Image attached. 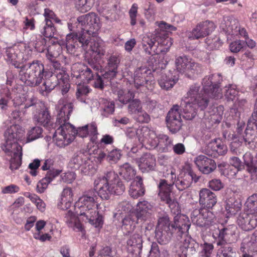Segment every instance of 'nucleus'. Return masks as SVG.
<instances>
[{"mask_svg": "<svg viewBox=\"0 0 257 257\" xmlns=\"http://www.w3.org/2000/svg\"><path fill=\"white\" fill-rule=\"evenodd\" d=\"M7 60L16 68H20V79L26 85L35 87L39 85L45 77V80L40 91L43 95H46L53 90L61 82L65 83L67 79L59 74L58 76L51 74L45 70L44 65L40 61H33L26 65L22 64L16 59L17 56L12 52V50H7Z\"/></svg>", "mask_w": 257, "mask_h": 257, "instance_id": "1", "label": "nucleus"}, {"mask_svg": "<svg viewBox=\"0 0 257 257\" xmlns=\"http://www.w3.org/2000/svg\"><path fill=\"white\" fill-rule=\"evenodd\" d=\"M59 102L63 104L60 110L58 120V123L61 125L57 128L53 139L58 147L63 148L70 144L74 140L76 135L81 138L88 136V125L76 130L73 125L68 122L73 109V103H67L64 99H61Z\"/></svg>", "mask_w": 257, "mask_h": 257, "instance_id": "2", "label": "nucleus"}, {"mask_svg": "<svg viewBox=\"0 0 257 257\" xmlns=\"http://www.w3.org/2000/svg\"><path fill=\"white\" fill-rule=\"evenodd\" d=\"M179 210L177 209V215L174 217V223L171 225L168 216H164L158 219L155 230V237L161 244H166L170 241L173 234L177 236H181L186 233L190 226L189 218L185 215L178 214Z\"/></svg>", "mask_w": 257, "mask_h": 257, "instance_id": "3", "label": "nucleus"}, {"mask_svg": "<svg viewBox=\"0 0 257 257\" xmlns=\"http://www.w3.org/2000/svg\"><path fill=\"white\" fill-rule=\"evenodd\" d=\"M89 190L81 196L74 205V211L77 216L88 221L95 227H102L103 217L97 211L98 191Z\"/></svg>", "mask_w": 257, "mask_h": 257, "instance_id": "4", "label": "nucleus"}, {"mask_svg": "<svg viewBox=\"0 0 257 257\" xmlns=\"http://www.w3.org/2000/svg\"><path fill=\"white\" fill-rule=\"evenodd\" d=\"M80 45L86 51H91L96 54L97 58H101L104 56L105 50L100 42L89 41V37L85 35H78L76 33H70L66 38L67 51L70 54L75 55Z\"/></svg>", "mask_w": 257, "mask_h": 257, "instance_id": "5", "label": "nucleus"}, {"mask_svg": "<svg viewBox=\"0 0 257 257\" xmlns=\"http://www.w3.org/2000/svg\"><path fill=\"white\" fill-rule=\"evenodd\" d=\"M94 186L96 190H98L99 196L105 200L112 194H121L125 190L124 184L113 170L107 171L102 179L95 180Z\"/></svg>", "mask_w": 257, "mask_h": 257, "instance_id": "6", "label": "nucleus"}, {"mask_svg": "<svg viewBox=\"0 0 257 257\" xmlns=\"http://www.w3.org/2000/svg\"><path fill=\"white\" fill-rule=\"evenodd\" d=\"M139 140L142 143L150 144L152 147H158L162 152H170L172 150L173 140L167 135L160 134L157 136L148 127L143 126L137 131Z\"/></svg>", "mask_w": 257, "mask_h": 257, "instance_id": "7", "label": "nucleus"}, {"mask_svg": "<svg viewBox=\"0 0 257 257\" xmlns=\"http://www.w3.org/2000/svg\"><path fill=\"white\" fill-rule=\"evenodd\" d=\"M77 21V27L81 29L80 34L88 36L89 41H92L91 36H94L101 27L98 15L94 12H90L78 17Z\"/></svg>", "mask_w": 257, "mask_h": 257, "instance_id": "8", "label": "nucleus"}, {"mask_svg": "<svg viewBox=\"0 0 257 257\" xmlns=\"http://www.w3.org/2000/svg\"><path fill=\"white\" fill-rule=\"evenodd\" d=\"M222 81L219 74H214L205 76L202 80L203 92L205 97L214 99H221L223 97L222 89L220 87Z\"/></svg>", "mask_w": 257, "mask_h": 257, "instance_id": "9", "label": "nucleus"}, {"mask_svg": "<svg viewBox=\"0 0 257 257\" xmlns=\"http://www.w3.org/2000/svg\"><path fill=\"white\" fill-rule=\"evenodd\" d=\"M24 135V131L19 125L15 124L9 127L5 133L6 144L3 148L5 152H9L11 149H21L22 147L17 143Z\"/></svg>", "mask_w": 257, "mask_h": 257, "instance_id": "10", "label": "nucleus"}, {"mask_svg": "<svg viewBox=\"0 0 257 257\" xmlns=\"http://www.w3.org/2000/svg\"><path fill=\"white\" fill-rule=\"evenodd\" d=\"M176 70L181 73L191 77L201 71V65L191 58L183 55L175 60Z\"/></svg>", "mask_w": 257, "mask_h": 257, "instance_id": "11", "label": "nucleus"}, {"mask_svg": "<svg viewBox=\"0 0 257 257\" xmlns=\"http://www.w3.org/2000/svg\"><path fill=\"white\" fill-rule=\"evenodd\" d=\"M236 230L235 225H229L226 227L215 230L213 237L217 245H225L227 243H231L236 240Z\"/></svg>", "mask_w": 257, "mask_h": 257, "instance_id": "12", "label": "nucleus"}, {"mask_svg": "<svg viewBox=\"0 0 257 257\" xmlns=\"http://www.w3.org/2000/svg\"><path fill=\"white\" fill-rule=\"evenodd\" d=\"M200 89L201 87L199 84L192 85L184 99H187L192 102L196 103L198 105V107L201 110H204L208 105L209 99L205 97L204 92L202 93Z\"/></svg>", "mask_w": 257, "mask_h": 257, "instance_id": "13", "label": "nucleus"}, {"mask_svg": "<svg viewBox=\"0 0 257 257\" xmlns=\"http://www.w3.org/2000/svg\"><path fill=\"white\" fill-rule=\"evenodd\" d=\"M91 163L88 156L80 153L73 157L69 165L73 169H80L85 175H89L94 172V170H90L92 168Z\"/></svg>", "mask_w": 257, "mask_h": 257, "instance_id": "14", "label": "nucleus"}, {"mask_svg": "<svg viewBox=\"0 0 257 257\" xmlns=\"http://www.w3.org/2000/svg\"><path fill=\"white\" fill-rule=\"evenodd\" d=\"M166 121L168 128L172 133H176L181 129L182 121L178 105H174L169 110L166 117Z\"/></svg>", "mask_w": 257, "mask_h": 257, "instance_id": "15", "label": "nucleus"}, {"mask_svg": "<svg viewBox=\"0 0 257 257\" xmlns=\"http://www.w3.org/2000/svg\"><path fill=\"white\" fill-rule=\"evenodd\" d=\"M158 187V196L161 200L167 204L172 210L173 207H176L177 204L171 197L173 185L168 184L166 180L161 179Z\"/></svg>", "mask_w": 257, "mask_h": 257, "instance_id": "16", "label": "nucleus"}, {"mask_svg": "<svg viewBox=\"0 0 257 257\" xmlns=\"http://www.w3.org/2000/svg\"><path fill=\"white\" fill-rule=\"evenodd\" d=\"M151 70L146 67L138 68L134 73V83L137 89L140 87H145L149 89L148 85L152 82Z\"/></svg>", "mask_w": 257, "mask_h": 257, "instance_id": "17", "label": "nucleus"}, {"mask_svg": "<svg viewBox=\"0 0 257 257\" xmlns=\"http://www.w3.org/2000/svg\"><path fill=\"white\" fill-rule=\"evenodd\" d=\"M169 32L165 30H160L156 34V41L157 43L154 53L159 54L166 53L173 44L172 39L169 36Z\"/></svg>", "mask_w": 257, "mask_h": 257, "instance_id": "18", "label": "nucleus"}, {"mask_svg": "<svg viewBox=\"0 0 257 257\" xmlns=\"http://www.w3.org/2000/svg\"><path fill=\"white\" fill-rule=\"evenodd\" d=\"M199 178V177L191 170L182 171L178 176L177 179L173 182V184L175 183L178 190L183 191L191 186L193 180L196 182Z\"/></svg>", "mask_w": 257, "mask_h": 257, "instance_id": "19", "label": "nucleus"}, {"mask_svg": "<svg viewBox=\"0 0 257 257\" xmlns=\"http://www.w3.org/2000/svg\"><path fill=\"white\" fill-rule=\"evenodd\" d=\"M237 222L242 230H251L257 226V215L244 209V211L239 215Z\"/></svg>", "mask_w": 257, "mask_h": 257, "instance_id": "20", "label": "nucleus"}, {"mask_svg": "<svg viewBox=\"0 0 257 257\" xmlns=\"http://www.w3.org/2000/svg\"><path fill=\"white\" fill-rule=\"evenodd\" d=\"M153 209V205L147 201H139L135 210V214L137 220L145 222L151 219Z\"/></svg>", "mask_w": 257, "mask_h": 257, "instance_id": "21", "label": "nucleus"}, {"mask_svg": "<svg viewBox=\"0 0 257 257\" xmlns=\"http://www.w3.org/2000/svg\"><path fill=\"white\" fill-rule=\"evenodd\" d=\"M215 28L212 22L206 21L198 24L192 30L190 38L192 39H199L204 38L209 35Z\"/></svg>", "mask_w": 257, "mask_h": 257, "instance_id": "22", "label": "nucleus"}, {"mask_svg": "<svg viewBox=\"0 0 257 257\" xmlns=\"http://www.w3.org/2000/svg\"><path fill=\"white\" fill-rule=\"evenodd\" d=\"M194 162L199 170L205 174H209L216 168L215 161L205 155H200L194 159Z\"/></svg>", "mask_w": 257, "mask_h": 257, "instance_id": "23", "label": "nucleus"}, {"mask_svg": "<svg viewBox=\"0 0 257 257\" xmlns=\"http://www.w3.org/2000/svg\"><path fill=\"white\" fill-rule=\"evenodd\" d=\"M199 194V202L202 207L212 209L217 202V196L208 189H201Z\"/></svg>", "mask_w": 257, "mask_h": 257, "instance_id": "24", "label": "nucleus"}, {"mask_svg": "<svg viewBox=\"0 0 257 257\" xmlns=\"http://www.w3.org/2000/svg\"><path fill=\"white\" fill-rule=\"evenodd\" d=\"M142 234L141 231H136L131 235L126 242L128 251L132 253L140 254L143 247Z\"/></svg>", "mask_w": 257, "mask_h": 257, "instance_id": "25", "label": "nucleus"}, {"mask_svg": "<svg viewBox=\"0 0 257 257\" xmlns=\"http://www.w3.org/2000/svg\"><path fill=\"white\" fill-rule=\"evenodd\" d=\"M89 67L84 66L79 73V77L84 83H89L93 79L95 74L101 69V66L98 63L89 62Z\"/></svg>", "mask_w": 257, "mask_h": 257, "instance_id": "26", "label": "nucleus"}, {"mask_svg": "<svg viewBox=\"0 0 257 257\" xmlns=\"http://www.w3.org/2000/svg\"><path fill=\"white\" fill-rule=\"evenodd\" d=\"M59 114L60 112L58 114L57 120L55 123L52 122L51 116L47 110H43L40 112L38 115H35V118L38 123L48 130L52 128L56 129L57 127L58 128L61 125L58 122Z\"/></svg>", "mask_w": 257, "mask_h": 257, "instance_id": "27", "label": "nucleus"}, {"mask_svg": "<svg viewBox=\"0 0 257 257\" xmlns=\"http://www.w3.org/2000/svg\"><path fill=\"white\" fill-rule=\"evenodd\" d=\"M225 28H223L228 35L237 36L238 34L240 37L247 40L248 33L244 28L238 27V23L234 20L226 22Z\"/></svg>", "mask_w": 257, "mask_h": 257, "instance_id": "28", "label": "nucleus"}, {"mask_svg": "<svg viewBox=\"0 0 257 257\" xmlns=\"http://www.w3.org/2000/svg\"><path fill=\"white\" fill-rule=\"evenodd\" d=\"M255 106L257 108V98ZM254 129L257 130V110L252 113L251 116L248 120L247 128L245 131V135L243 136V139L245 143L250 144L252 141L254 136L251 134V132Z\"/></svg>", "mask_w": 257, "mask_h": 257, "instance_id": "29", "label": "nucleus"}, {"mask_svg": "<svg viewBox=\"0 0 257 257\" xmlns=\"http://www.w3.org/2000/svg\"><path fill=\"white\" fill-rule=\"evenodd\" d=\"M145 189L143 184L142 178L137 176L136 180L133 181L131 184L129 194L133 198H138L145 194Z\"/></svg>", "mask_w": 257, "mask_h": 257, "instance_id": "30", "label": "nucleus"}, {"mask_svg": "<svg viewBox=\"0 0 257 257\" xmlns=\"http://www.w3.org/2000/svg\"><path fill=\"white\" fill-rule=\"evenodd\" d=\"M156 166V158L150 153L144 154L140 158L139 167L143 172L154 170Z\"/></svg>", "mask_w": 257, "mask_h": 257, "instance_id": "31", "label": "nucleus"}, {"mask_svg": "<svg viewBox=\"0 0 257 257\" xmlns=\"http://www.w3.org/2000/svg\"><path fill=\"white\" fill-rule=\"evenodd\" d=\"M225 208L227 217H229L240 211L242 203L240 200L236 199L234 196L230 197L227 199Z\"/></svg>", "mask_w": 257, "mask_h": 257, "instance_id": "32", "label": "nucleus"}, {"mask_svg": "<svg viewBox=\"0 0 257 257\" xmlns=\"http://www.w3.org/2000/svg\"><path fill=\"white\" fill-rule=\"evenodd\" d=\"M60 173L57 170H49L47 173L46 176L41 179L37 184V191L38 193H42L46 189L48 185Z\"/></svg>", "mask_w": 257, "mask_h": 257, "instance_id": "33", "label": "nucleus"}, {"mask_svg": "<svg viewBox=\"0 0 257 257\" xmlns=\"http://www.w3.org/2000/svg\"><path fill=\"white\" fill-rule=\"evenodd\" d=\"M183 111V117L187 120H191L194 118L197 114V107L196 103L192 102L187 99H184L181 103Z\"/></svg>", "mask_w": 257, "mask_h": 257, "instance_id": "34", "label": "nucleus"}, {"mask_svg": "<svg viewBox=\"0 0 257 257\" xmlns=\"http://www.w3.org/2000/svg\"><path fill=\"white\" fill-rule=\"evenodd\" d=\"M73 196L71 188H64L62 193L61 200L58 204V208L64 210L69 209L73 201Z\"/></svg>", "mask_w": 257, "mask_h": 257, "instance_id": "35", "label": "nucleus"}, {"mask_svg": "<svg viewBox=\"0 0 257 257\" xmlns=\"http://www.w3.org/2000/svg\"><path fill=\"white\" fill-rule=\"evenodd\" d=\"M22 148L11 149L9 152H5V153L12 158L10 160V168L12 170H17L19 168L22 164Z\"/></svg>", "mask_w": 257, "mask_h": 257, "instance_id": "36", "label": "nucleus"}, {"mask_svg": "<svg viewBox=\"0 0 257 257\" xmlns=\"http://www.w3.org/2000/svg\"><path fill=\"white\" fill-rule=\"evenodd\" d=\"M207 148L212 151L210 155L213 156L214 157H216L217 155H223L226 153L227 151L226 146L220 140H215L209 143Z\"/></svg>", "mask_w": 257, "mask_h": 257, "instance_id": "37", "label": "nucleus"}, {"mask_svg": "<svg viewBox=\"0 0 257 257\" xmlns=\"http://www.w3.org/2000/svg\"><path fill=\"white\" fill-rule=\"evenodd\" d=\"M156 43V35H146L143 36L142 41V47L146 54L151 55L155 54L154 50L156 49L154 47Z\"/></svg>", "mask_w": 257, "mask_h": 257, "instance_id": "38", "label": "nucleus"}, {"mask_svg": "<svg viewBox=\"0 0 257 257\" xmlns=\"http://www.w3.org/2000/svg\"><path fill=\"white\" fill-rule=\"evenodd\" d=\"M119 174L123 179L128 182L134 178L136 174V171L128 163H126L120 166Z\"/></svg>", "mask_w": 257, "mask_h": 257, "instance_id": "39", "label": "nucleus"}, {"mask_svg": "<svg viewBox=\"0 0 257 257\" xmlns=\"http://www.w3.org/2000/svg\"><path fill=\"white\" fill-rule=\"evenodd\" d=\"M40 32L43 37L52 38L54 36L56 29L52 21H47L40 26Z\"/></svg>", "mask_w": 257, "mask_h": 257, "instance_id": "40", "label": "nucleus"}, {"mask_svg": "<svg viewBox=\"0 0 257 257\" xmlns=\"http://www.w3.org/2000/svg\"><path fill=\"white\" fill-rule=\"evenodd\" d=\"M178 80L177 77L174 76V78H173L172 74L169 75L162 74L158 80V83L162 89L168 90L173 87Z\"/></svg>", "mask_w": 257, "mask_h": 257, "instance_id": "41", "label": "nucleus"}, {"mask_svg": "<svg viewBox=\"0 0 257 257\" xmlns=\"http://www.w3.org/2000/svg\"><path fill=\"white\" fill-rule=\"evenodd\" d=\"M62 52V47L61 45L58 43H54L48 47L46 57L49 61H54V60L60 56Z\"/></svg>", "mask_w": 257, "mask_h": 257, "instance_id": "42", "label": "nucleus"}, {"mask_svg": "<svg viewBox=\"0 0 257 257\" xmlns=\"http://www.w3.org/2000/svg\"><path fill=\"white\" fill-rule=\"evenodd\" d=\"M122 223V230L123 231L124 234H127L134 231L137 222L133 216L128 215L123 218Z\"/></svg>", "mask_w": 257, "mask_h": 257, "instance_id": "43", "label": "nucleus"}, {"mask_svg": "<svg viewBox=\"0 0 257 257\" xmlns=\"http://www.w3.org/2000/svg\"><path fill=\"white\" fill-rule=\"evenodd\" d=\"M241 248L246 249L248 252L257 251V230L251 235L250 240L242 243Z\"/></svg>", "mask_w": 257, "mask_h": 257, "instance_id": "44", "label": "nucleus"}, {"mask_svg": "<svg viewBox=\"0 0 257 257\" xmlns=\"http://www.w3.org/2000/svg\"><path fill=\"white\" fill-rule=\"evenodd\" d=\"M94 0H75L76 9L81 13L89 11L93 7Z\"/></svg>", "mask_w": 257, "mask_h": 257, "instance_id": "45", "label": "nucleus"}, {"mask_svg": "<svg viewBox=\"0 0 257 257\" xmlns=\"http://www.w3.org/2000/svg\"><path fill=\"white\" fill-rule=\"evenodd\" d=\"M245 209L257 215V193L247 198L245 203Z\"/></svg>", "mask_w": 257, "mask_h": 257, "instance_id": "46", "label": "nucleus"}, {"mask_svg": "<svg viewBox=\"0 0 257 257\" xmlns=\"http://www.w3.org/2000/svg\"><path fill=\"white\" fill-rule=\"evenodd\" d=\"M201 215V213L198 209H194L191 214L192 223L199 227H208Z\"/></svg>", "mask_w": 257, "mask_h": 257, "instance_id": "47", "label": "nucleus"}, {"mask_svg": "<svg viewBox=\"0 0 257 257\" xmlns=\"http://www.w3.org/2000/svg\"><path fill=\"white\" fill-rule=\"evenodd\" d=\"M230 244L227 243L225 245H220L221 247L218 250L216 257H235L236 252L233 250Z\"/></svg>", "mask_w": 257, "mask_h": 257, "instance_id": "48", "label": "nucleus"}, {"mask_svg": "<svg viewBox=\"0 0 257 257\" xmlns=\"http://www.w3.org/2000/svg\"><path fill=\"white\" fill-rule=\"evenodd\" d=\"M209 209L206 207H201L198 209L201 213V215L203 216L204 219L206 221L208 226L211 225L214 222L215 219V216L214 213Z\"/></svg>", "mask_w": 257, "mask_h": 257, "instance_id": "49", "label": "nucleus"}, {"mask_svg": "<svg viewBox=\"0 0 257 257\" xmlns=\"http://www.w3.org/2000/svg\"><path fill=\"white\" fill-rule=\"evenodd\" d=\"M118 99L119 101L123 104H126L131 102V100L135 97L133 91L119 90L117 92Z\"/></svg>", "mask_w": 257, "mask_h": 257, "instance_id": "50", "label": "nucleus"}, {"mask_svg": "<svg viewBox=\"0 0 257 257\" xmlns=\"http://www.w3.org/2000/svg\"><path fill=\"white\" fill-rule=\"evenodd\" d=\"M32 43L33 45L38 52H43L46 49V40L41 35L36 36L35 40H33Z\"/></svg>", "mask_w": 257, "mask_h": 257, "instance_id": "51", "label": "nucleus"}, {"mask_svg": "<svg viewBox=\"0 0 257 257\" xmlns=\"http://www.w3.org/2000/svg\"><path fill=\"white\" fill-rule=\"evenodd\" d=\"M42 132L43 130L41 127L34 126L32 127L27 133V142H30L41 138Z\"/></svg>", "mask_w": 257, "mask_h": 257, "instance_id": "52", "label": "nucleus"}, {"mask_svg": "<svg viewBox=\"0 0 257 257\" xmlns=\"http://www.w3.org/2000/svg\"><path fill=\"white\" fill-rule=\"evenodd\" d=\"M50 61L53 63V67L54 68V72L53 74L57 76L61 74L62 76H64V78L67 79L68 75L66 73V68L62 66L61 64L56 61V59Z\"/></svg>", "mask_w": 257, "mask_h": 257, "instance_id": "53", "label": "nucleus"}, {"mask_svg": "<svg viewBox=\"0 0 257 257\" xmlns=\"http://www.w3.org/2000/svg\"><path fill=\"white\" fill-rule=\"evenodd\" d=\"M128 111L130 114H137L143 109L141 102L139 99H133L129 102Z\"/></svg>", "mask_w": 257, "mask_h": 257, "instance_id": "54", "label": "nucleus"}, {"mask_svg": "<svg viewBox=\"0 0 257 257\" xmlns=\"http://www.w3.org/2000/svg\"><path fill=\"white\" fill-rule=\"evenodd\" d=\"M224 95L228 101H233L235 99L238 92L232 85L225 87L224 89Z\"/></svg>", "mask_w": 257, "mask_h": 257, "instance_id": "55", "label": "nucleus"}, {"mask_svg": "<svg viewBox=\"0 0 257 257\" xmlns=\"http://www.w3.org/2000/svg\"><path fill=\"white\" fill-rule=\"evenodd\" d=\"M201 251L199 252V255L201 257H210L214 249L212 244L205 242L201 245Z\"/></svg>", "mask_w": 257, "mask_h": 257, "instance_id": "56", "label": "nucleus"}, {"mask_svg": "<svg viewBox=\"0 0 257 257\" xmlns=\"http://www.w3.org/2000/svg\"><path fill=\"white\" fill-rule=\"evenodd\" d=\"M138 6L136 3L132 5L128 11V15L130 19V24L134 26L137 24V17L138 15Z\"/></svg>", "mask_w": 257, "mask_h": 257, "instance_id": "57", "label": "nucleus"}, {"mask_svg": "<svg viewBox=\"0 0 257 257\" xmlns=\"http://www.w3.org/2000/svg\"><path fill=\"white\" fill-rule=\"evenodd\" d=\"M121 156V151L115 149L108 153L106 157V160L110 163H115L120 159Z\"/></svg>", "mask_w": 257, "mask_h": 257, "instance_id": "58", "label": "nucleus"}, {"mask_svg": "<svg viewBox=\"0 0 257 257\" xmlns=\"http://www.w3.org/2000/svg\"><path fill=\"white\" fill-rule=\"evenodd\" d=\"M150 253V255L154 257H159L161 253L163 254L165 257L168 255L167 250H163L162 251H160L158 244L156 242H153L152 243Z\"/></svg>", "mask_w": 257, "mask_h": 257, "instance_id": "59", "label": "nucleus"}, {"mask_svg": "<svg viewBox=\"0 0 257 257\" xmlns=\"http://www.w3.org/2000/svg\"><path fill=\"white\" fill-rule=\"evenodd\" d=\"M120 60L118 56L115 55H111L107 59V69L117 70Z\"/></svg>", "mask_w": 257, "mask_h": 257, "instance_id": "60", "label": "nucleus"}, {"mask_svg": "<svg viewBox=\"0 0 257 257\" xmlns=\"http://www.w3.org/2000/svg\"><path fill=\"white\" fill-rule=\"evenodd\" d=\"M244 46V42L243 41L239 40H235L230 43L229 49L231 52L238 53L243 48Z\"/></svg>", "mask_w": 257, "mask_h": 257, "instance_id": "61", "label": "nucleus"}, {"mask_svg": "<svg viewBox=\"0 0 257 257\" xmlns=\"http://www.w3.org/2000/svg\"><path fill=\"white\" fill-rule=\"evenodd\" d=\"M87 125L88 135L91 137L90 140L92 143L96 144L97 136L98 135L97 126L94 123Z\"/></svg>", "mask_w": 257, "mask_h": 257, "instance_id": "62", "label": "nucleus"}, {"mask_svg": "<svg viewBox=\"0 0 257 257\" xmlns=\"http://www.w3.org/2000/svg\"><path fill=\"white\" fill-rule=\"evenodd\" d=\"M214 109H215L216 110H213L214 113L211 114V118H213L215 120V122L219 123L222 118V115L223 113L224 107L223 105H220L216 107H214Z\"/></svg>", "mask_w": 257, "mask_h": 257, "instance_id": "63", "label": "nucleus"}, {"mask_svg": "<svg viewBox=\"0 0 257 257\" xmlns=\"http://www.w3.org/2000/svg\"><path fill=\"white\" fill-rule=\"evenodd\" d=\"M136 120L140 123H148L150 120V115L143 109L137 113Z\"/></svg>", "mask_w": 257, "mask_h": 257, "instance_id": "64", "label": "nucleus"}]
</instances>
